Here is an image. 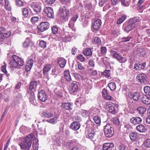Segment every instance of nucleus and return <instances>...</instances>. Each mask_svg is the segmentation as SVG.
I'll return each mask as SVG.
<instances>
[{"label":"nucleus","instance_id":"obj_1","mask_svg":"<svg viewBox=\"0 0 150 150\" xmlns=\"http://www.w3.org/2000/svg\"><path fill=\"white\" fill-rule=\"evenodd\" d=\"M12 60L9 63V67L11 70L13 71L23 66L24 63L23 59L15 55H12Z\"/></svg>","mask_w":150,"mask_h":150},{"label":"nucleus","instance_id":"obj_2","mask_svg":"<svg viewBox=\"0 0 150 150\" xmlns=\"http://www.w3.org/2000/svg\"><path fill=\"white\" fill-rule=\"evenodd\" d=\"M34 137L33 134H30L28 135L19 143V145L22 150H29L31 146L32 140Z\"/></svg>","mask_w":150,"mask_h":150},{"label":"nucleus","instance_id":"obj_3","mask_svg":"<svg viewBox=\"0 0 150 150\" xmlns=\"http://www.w3.org/2000/svg\"><path fill=\"white\" fill-rule=\"evenodd\" d=\"M104 132L106 136L108 137H112L114 134L112 126L109 124H107L104 127Z\"/></svg>","mask_w":150,"mask_h":150},{"label":"nucleus","instance_id":"obj_4","mask_svg":"<svg viewBox=\"0 0 150 150\" xmlns=\"http://www.w3.org/2000/svg\"><path fill=\"white\" fill-rule=\"evenodd\" d=\"M111 55L112 57L117 59L120 63H124L126 59L125 58L122 56V55L118 53V52L112 50H110Z\"/></svg>","mask_w":150,"mask_h":150},{"label":"nucleus","instance_id":"obj_5","mask_svg":"<svg viewBox=\"0 0 150 150\" xmlns=\"http://www.w3.org/2000/svg\"><path fill=\"white\" fill-rule=\"evenodd\" d=\"M59 12L60 16L64 19H67L70 15V13L68 9L64 6L61 7L60 8Z\"/></svg>","mask_w":150,"mask_h":150},{"label":"nucleus","instance_id":"obj_6","mask_svg":"<svg viewBox=\"0 0 150 150\" xmlns=\"http://www.w3.org/2000/svg\"><path fill=\"white\" fill-rule=\"evenodd\" d=\"M50 27V24L47 22H41L37 26L38 30L41 32H43L47 30Z\"/></svg>","mask_w":150,"mask_h":150},{"label":"nucleus","instance_id":"obj_7","mask_svg":"<svg viewBox=\"0 0 150 150\" xmlns=\"http://www.w3.org/2000/svg\"><path fill=\"white\" fill-rule=\"evenodd\" d=\"M38 97L40 101L43 102H45L47 98V95L43 90H41L38 92Z\"/></svg>","mask_w":150,"mask_h":150},{"label":"nucleus","instance_id":"obj_8","mask_svg":"<svg viewBox=\"0 0 150 150\" xmlns=\"http://www.w3.org/2000/svg\"><path fill=\"white\" fill-rule=\"evenodd\" d=\"M69 85L70 88L71 93L73 95H76L78 91V86L76 83H70Z\"/></svg>","mask_w":150,"mask_h":150},{"label":"nucleus","instance_id":"obj_9","mask_svg":"<svg viewBox=\"0 0 150 150\" xmlns=\"http://www.w3.org/2000/svg\"><path fill=\"white\" fill-rule=\"evenodd\" d=\"M43 12L49 18H54V16L53 11L51 7H45L44 10Z\"/></svg>","mask_w":150,"mask_h":150},{"label":"nucleus","instance_id":"obj_10","mask_svg":"<svg viewBox=\"0 0 150 150\" xmlns=\"http://www.w3.org/2000/svg\"><path fill=\"white\" fill-rule=\"evenodd\" d=\"M136 79L139 82L141 83H145L146 82V76L145 74L140 73L138 74L136 78Z\"/></svg>","mask_w":150,"mask_h":150},{"label":"nucleus","instance_id":"obj_11","mask_svg":"<svg viewBox=\"0 0 150 150\" xmlns=\"http://www.w3.org/2000/svg\"><path fill=\"white\" fill-rule=\"evenodd\" d=\"M134 27V24L131 22L129 21L128 22L127 25L125 24L124 25V29L125 32L128 33L129 31L133 29Z\"/></svg>","mask_w":150,"mask_h":150},{"label":"nucleus","instance_id":"obj_12","mask_svg":"<svg viewBox=\"0 0 150 150\" xmlns=\"http://www.w3.org/2000/svg\"><path fill=\"white\" fill-rule=\"evenodd\" d=\"M73 103L70 102L63 103H62L61 107L65 110H71L72 109Z\"/></svg>","mask_w":150,"mask_h":150},{"label":"nucleus","instance_id":"obj_13","mask_svg":"<svg viewBox=\"0 0 150 150\" xmlns=\"http://www.w3.org/2000/svg\"><path fill=\"white\" fill-rule=\"evenodd\" d=\"M101 21L100 19L96 20L92 24V28L93 30L97 31L98 30L101 25Z\"/></svg>","mask_w":150,"mask_h":150},{"label":"nucleus","instance_id":"obj_14","mask_svg":"<svg viewBox=\"0 0 150 150\" xmlns=\"http://www.w3.org/2000/svg\"><path fill=\"white\" fill-rule=\"evenodd\" d=\"M142 121V119L139 117H133L130 120V122L134 125L139 124Z\"/></svg>","mask_w":150,"mask_h":150},{"label":"nucleus","instance_id":"obj_15","mask_svg":"<svg viewBox=\"0 0 150 150\" xmlns=\"http://www.w3.org/2000/svg\"><path fill=\"white\" fill-rule=\"evenodd\" d=\"M44 125H42L38 127L39 130L42 132V134H46V130L47 131H48L50 129V127L49 126Z\"/></svg>","mask_w":150,"mask_h":150},{"label":"nucleus","instance_id":"obj_16","mask_svg":"<svg viewBox=\"0 0 150 150\" xmlns=\"http://www.w3.org/2000/svg\"><path fill=\"white\" fill-rule=\"evenodd\" d=\"M29 100L30 102L33 105H36L37 103L35 99L34 93L33 92H32L30 93Z\"/></svg>","mask_w":150,"mask_h":150},{"label":"nucleus","instance_id":"obj_17","mask_svg":"<svg viewBox=\"0 0 150 150\" xmlns=\"http://www.w3.org/2000/svg\"><path fill=\"white\" fill-rule=\"evenodd\" d=\"M33 64V60L32 59H28L27 61L25 67V70L27 71H29L31 69Z\"/></svg>","mask_w":150,"mask_h":150},{"label":"nucleus","instance_id":"obj_18","mask_svg":"<svg viewBox=\"0 0 150 150\" xmlns=\"http://www.w3.org/2000/svg\"><path fill=\"white\" fill-rule=\"evenodd\" d=\"M114 146V144L113 143H106L103 144V150H108L113 148Z\"/></svg>","mask_w":150,"mask_h":150},{"label":"nucleus","instance_id":"obj_19","mask_svg":"<svg viewBox=\"0 0 150 150\" xmlns=\"http://www.w3.org/2000/svg\"><path fill=\"white\" fill-rule=\"evenodd\" d=\"M80 127L79 123L74 122L71 123L70 125V128L73 130L76 131L78 130Z\"/></svg>","mask_w":150,"mask_h":150},{"label":"nucleus","instance_id":"obj_20","mask_svg":"<svg viewBox=\"0 0 150 150\" xmlns=\"http://www.w3.org/2000/svg\"><path fill=\"white\" fill-rule=\"evenodd\" d=\"M129 137L130 139L133 142L136 141L138 138L137 133L132 132L129 134Z\"/></svg>","mask_w":150,"mask_h":150},{"label":"nucleus","instance_id":"obj_21","mask_svg":"<svg viewBox=\"0 0 150 150\" xmlns=\"http://www.w3.org/2000/svg\"><path fill=\"white\" fill-rule=\"evenodd\" d=\"M108 111L112 113L113 114H115V106L113 103L110 102L108 105Z\"/></svg>","mask_w":150,"mask_h":150},{"label":"nucleus","instance_id":"obj_22","mask_svg":"<svg viewBox=\"0 0 150 150\" xmlns=\"http://www.w3.org/2000/svg\"><path fill=\"white\" fill-rule=\"evenodd\" d=\"M146 63L135 64L134 65V69L136 70H140L144 69L146 66Z\"/></svg>","mask_w":150,"mask_h":150},{"label":"nucleus","instance_id":"obj_23","mask_svg":"<svg viewBox=\"0 0 150 150\" xmlns=\"http://www.w3.org/2000/svg\"><path fill=\"white\" fill-rule=\"evenodd\" d=\"M57 63L60 67L63 68L64 67L66 64V61L64 58L59 57L58 58Z\"/></svg>","mask_w":150,"mask_h":150},{"label":"nucleus","instance_id":"obj_24","mask_svg":"<svg viewBox=\"0 0 150 150\" xmlns=\"http://www.w3.org/2000/svg\"><path fill=\"white\" fill-rule=\"evenodd\" d=\"M51 66L50 64H47L44 66L43 69V74L44 75H48V72L50 70Z\"/></svg>","mask_w":150,"mask_h":150},{"label":"nucleus","instance_id":"obj_25","mask_svg":"<svg viewBox=\"0 0 150 150\" xmlns=\"http://www.w3.org/2000/svg\"><path fill=\"white\" fill-rule=\"evenodd\" d=\"M141 100L144 104L147 105L150 104V98L146 95L143 96L141 98Z\"/></svg>","mask_w":150,"mask_h":150},{"label":"nucleus","instance_id":"obj_26","mask_svg":"<svg viewBox=\"0 0 150 150\" xmlns=\"http://www.w3.org/2000/svg\"><path fill=\"white\" fill-rule=\"evenodd\" d=\"M102 96L105 99L110 100L111 97L108 94L107 91L105 88L103 89L102 91Z\"/></svg>","mask_w":150,"mask_h":150},{"label":"nucleus","instance_id":"obj_27","mask_svg":"<svg viewBox=\"0 0 150 150\" xmlns=\"http://www.w3.org/2000/svg\"><path fill=\"white\" fill-rule=\"evenodd\" d=\"M38 84L37 81H33L31 82L30 83L29 89L30 91L34 90L36 88Z\"/></svg>","mask_w":150,"mask_h":150},{"label":"nucleus","instance_id":"obj_28","mask_svg":"<svg viewBox=\"0 0 150 150\" xmlns=\"http://www.w3.org/2000/svg\"><path fill=\"white\" fill-rule=\"evenodd\" d=\"M33 8L34 11L36 13H40L42 10L40 5L38 4H35Z\"/></svg>","mask_w":150,"mask_h":150},{"label":"nucleus","instance_id":"obj_29","mask_svg":"<svg viewBox=\"0 0 150 150\" xmlns=\"http://www.w3.org/2000/svg\"><path fill=\"white\" fill-rule=\"evenodd\" d=\"M83 54L85 56L90 57L91 56L92 54L91 50L89 48L85 49L83 51Z\"/></svg>","mask_w":150,"mask_h":150},{"label":"nucleus","instance_id":"obj_30","mask_svg":"<svg viewBox=\"0 0 150 150\" xmlns=\"http://www.w3.org/2000/svg\"><path fill=\"white\" fill-rule=\"evenodd\" d=\"M64 76L65 79L69 81L71 80L70 72L68 70H65L64 72Z\"/></svg>","mask_w":150,"mask_h":150},{"label":"nucleus","instance_id":"obj_31","mask_svg":"<svg viewBox=\"0 0 150 150\" xmlns=\"http://www.w3.org/2000/svg\"><path fill=\"white\" fill-rule=\"evenodd\" d=\"M86 137L91 140L94 141L95 140V133L94 132H88L86 135Z\"/></svg>","mask_w":150,"mask_h":150},{"label":"nucleus","instance_id":"obj_32","mask_svg":"<svg viewBox=\"0 0 150 150\" xmlns=\"http://www.w3.org/2000/svg\"><path fill=\"white\" fill-rule=\"evenodd\" d=\"M136 128L137 130L140 132H145L146 131L145 127L142 125H138L137 127Z\"/></svg>","mask_w":150,"mask_h":150},{"label":"nucleus","instance_id":"obj_33","mask_svg":"<svg viewBox=\"0 0 150 150\" xmlns=\"http://www.w3.org/2000/svg\"><path fill=\"white\" fill-rule=\"evenodd\" d=\"M4 1L5 2L4 7L8 11H11V8L8 0H4Z\"/></svg>","mask_w":150,"mask_h":150},{"label":"nucleus","instance_id":"obj_34","mask_svg":"<svg viewBox=\"0 0 150 150\" xmlns=\"http://www.w3.org/2000/svg\"><path fill=\"white\" fill-rule=\"evenodd\" d=\"M130 0H120L122 5L125 7H128L129 6L130 2Z\"/></svg>","mask_w":150,"mask_h":150},{"label":"nucleus","instance_id":"obj_35","mask_svg":"<svg viewBox=\"0 0 150 150\" xmlns=\"http://www.w3.org/2000/svg\"><path fill=\"white\" fill-rule=\"evenodd\" d=\"M42 115L43 117L49 118L52 116L53 114L48 112L44 111L42 112Z\"/></svg>","mask_w":150,"mask_h":150},{"label":"nucleus","instance_id":"obj_36","mask_svg":"<svg viewBox=\"0 0 150 150\" xmlns=\"http://www.w3.org/2000/svg\"><path fill=\"white\" fill-rule=\"evenodd\" d=\"M93 119L94 121L98 124H100L101 122L100 118L98 115L93 117Z\"/></svg>","mask_w":150,"mask_h":150},{"label":"nucleus","instance_id":"obj_37","mask_svg":"<svg viewBox=\"0 0 150 150\" xmlns=\"http://www.w3.org/2000/svg\"><path fill=\"white\" fill-rule=\"evenodd\" d=\"M133 99L134 100L137 101L139 99L140 97V94L139 93L135 92L133 94Z\"/></svg>","mask_w":150,"mask_h":150},{"label":"nucleus","instance_id":"obj_38","mask_svg":"<svg viewBox=\"0 0 150 150\" xmlns=\"http://www.w3.org/2000/svg\"><path fill=\"white\" fill-rule=\"evenodd\" d=\"M32 45V43L28 39H26L23 43V46L25 47L31 46Z\"/></svg>","mask_w":150,"mask_h":150},{"label":"nucleus","instance_id":"obj_39","mask_svg":"<svg viewBox=\"0 0 150 150\" xmlns=\"http://www.w3.org/2000/svg\"><path fill=\"white\" fill-rule=\"evenodd\" d=\"M108 87L111 91L115 90L116 88L115 84L113 82H110L108 84Z\"/></svg>","mask_w":150,"mask_h":150},{"label":"nucleus","instance_id":"obj_40","mask_svg":"<svg viewBox=\"0 0 150 150\" xmlns=\"http://www.w3.org/2000/svg\"><path fill=\"white\" fill-rule=\"evenodd\" d=\"M146 53L145 51L143 49H139L138 50V52L139 56L141 57L144 56L145 55Z\"/></svg>","mask_w":150,"mask_h":150},{"label":"nucleus","instance_id":"obj_41","mask_svg":"<svg viewBox=\"0 0 150 150\" xmlns=\"http://www.w3.org/2000/svg\"><path fill=\"white\" fill-rule=\"evenodd\" d=\"M129 21H131V22L132 23L134 24L135 23L139 22L140 21V19H139V17H136L133 18H130Z\"/></svg>","mask_w":150,"mask_h":150},{"label":"nucleus","instance_id":"obj_42","mask_svg":"<svg viewBox=\"0 0 150 150\" xmlns=\"http://www.w3.org/2000/svg\"><path fill=\"white\" fill-rule=\"evenodd\" d=\"M126 16L125 15H123L117 21V24H119L122 23L126 19Z\"/></svg>","mask_w":150,"mask_h":150},{"label":"nucleus","instance_id":"obj_43","mask_svg":"<svg viewBox=\"0 0 150 150\" xmlns=\"http://www.w3.org/2000/svg\"><path fill=\"white\" fill-rule=\"evenodd\" d=\"M57 117H55L52 119L47 120L46 121L48 122L54 124L57 122Z\"/></svg>","mask_w":150,"mask_h":150},{"label":"nucleus","instance_id":"obj_44","mask_svg":"<svg viewBox=\"0 0 150 150\" xmlns=\"http://www.w3.org/2000/svg\"><path fill=\"white\" fill-rule=\"evenodd\" d=\"M144 91L145 93L147 95L150 96V87L146 86H145L144 88Z\"/></svg>","mask_w":150,"mask_h":150},{"label":"nucleus","instance_id":"obj_45","mask_svg":"<svg viewBox=\"0 0 150 150\" xmlns=\"http://www.w3.org/2000/svg\"><path fill=\"white\" fill-rule=\"evenodd\" d=\"M137 110L139 113L141 114H144L146 110V109L143 107H140L138 108Z\"/></svg>","mask_w":150,"mask_h":150},{"label":"nucleus","instance_id":"obj_46","mask_svg":"<svg viewBox=\"0 0 150 150\" xmlns=\"http://www.w3.org/2000/svg\"><path fill=\"white\" fill-rule=\"evenodd\" d=\"M22 14L24 16L27 17L28 14V9L25 8H23L22 10Z\"/></svg>","mask_w":150,"mask_h":150},{"label":"nucleus","instance_id":"obj_47","mask_svg":"<svg viewBox=\"0 0 150 150\" xmlns=\"http://www.w3.org/2000/svg\"><path fill=\"white\" fill-rule=\"evenodd\" d=\"M100 50L101 55H105L107 51L106 47H105L102 46L100 47Z\"/></svg>","mask_w":150,"mask_h":150},{"label":"nucleus","instance_id":"obj_48","mask_svg":"<svg viewBox=\"0 0 150 150\" xmlns=\"http://www.w3.org/2000/svg\"><path fill=\"white\" fill-rule=\"evenodd\" d=\"M144 144L146 148H150V139H147L145 141Z\"/></svg>","mask_w":150,"mask_h":150},{"label":"nucleus","instance_id":"obj_49","mask_svg":"<svg viewBox=\"0 0 150 150\" xmlns=\"http://www.w3.org/2000/svg\"><path fill=\"white\" fill-rule=\"evenodd\" d=\"M4 64L5 65H3L1 67V69L3 72H4L5 74H6V76H8L9 75V74H8L7 71L6 70V64H5V62H4Z\"/></svg>","mask_w":150,"mask_h":150},{"label":"nucleus","instance_id":"obj_50","mask_svg":"<svg viewBox=\"0 0 150 150\" xmlns=\"http://www.w3.org/2000/svg\"><path fill=\"white\" fill-rule=\"evenodd\" d=\"M39 46L42 48H45L46 47V43L45 41L42 40L40 42Z\"/></svg>","mask_w":150,"mask_h":150},{"label":"nucleus","instance_id":"obj_51","mask_svg":"<svg viewBox=\"0 0 150 150\" xmlns=\"http://www.w3.org/2000/svg\"><path fill=\"white\" fill-rule=\"evenodd\" d=\"M77 58L81 62H84L86 60L85 58L82 54H79L77 56Z\"/></svg>","mask_w":150,"mask_h":150},{"label":"nucleus","instance_id":"obj_52","mask_svg":"<svg viewBox=\"0 0 150 150\" xmlns=\"http://www.w3.org/2000/svg\"><path fill=\"white\" fill-rule=\"evenodd\" d=\"M111 71L110 70H106L105 71L103 72L102 74L103 75H104L108 77H109L110 76V72Z\"/></svg>","mask_w":150,"mask_h":150},{"label":"nucleus","instance_id":"obj_53","mask_svg":"<svg viewBox=\"0 0 150 150\" xmlns=\"http://www.w3.org/2000/svg\"><path fill=\"white\" fill-rule=\"evenodd\" d=\"M112 122L114 124L117 125H119L120 123L119 119L117 117H113L112 118Z\"/></svg>","mask_w":150,"mask_h":150},{"label":"nucleus","instance_id":"obj_54","mask_svg":"<svg viewBox=\"0 0 150 150\" xmlns=\"http://www.w3.org/2000/svg\"><path fill=\"white\" fill-rule=\"evenodd\" d=\"M94 41L98 45H102L101 42L100 38L98 37H95L94 38Z\"/></svg>","mask_w":150,"mask_h":150},{"label":"nucleus","instance_id":"obj_55","mask_svg":"<svg viewBox=\"0 0 150 150\" xmlns=\"http://www.w3.org/2000/svg\"><path fill=\"white\" fill-rule=\"evenodd\" d=\"M73 120L74 122H76L79 123L81 120L80 117L79 115L75 116L74 117Z\"/></svg>","mask_w":150,"mask_h":150},{"label":"nucleus","instance_id":"obj_56","mask_svg":"<svg viewBox=\"0 0 150 150\" xmlns=\"http://www.w3.org/2000/svg\"><path fill=\"white\" fill-rule=\"evenodd\" d=\"M17 6L18 7L23 6L24 5L23 2L21 0H16Z\"/></svg>","mask_w":150,"mask_h":150},{"label":"nucleus","instance_id":"obj_57","mask_svg":"<svg viewBox=\"0 0 150 150\" xmlns=\"http://www.w3.org/2000/svg\"><path fill=\"white\" fill-rule=\"evenodd\" d=\"M74 23H75L74 22L70 20L68 24V25L70 28H71V29L75 31V30L74 28Z\"/></svg>","mask_w":150,"mask_h":150},{"label":"nucleus","instance_id":"obj_58","mask_svg":"<svg viewBox=\"0 0 150 150\" xmlns=\"http://www.w3.org/2000/svg\"><path fill=\"white\" fill-rule=\"evenodd\" d=\"M127 147L124 144H121L117 147L118 150H126Z\"/></svg>","mask_w":150,"mask_h":150},{"label":"nucleus","instance_id":"obj_59","mask_svg":"<svg viewBox=\"0 0 150 150\" xmlns=\"http://www.w3.org/2000/svg\"><path fill=\"white\" fill-rule=\"evenodd\" d=\"M132 38V37L130 36L124 37L121 38V41L123 42H126L129 41Z\"/></svg>","mask_w":150,"mask_h":150},{"label":"nucleus","instance_id":"obj_60","mask_svg":"<svg viewBox=\"0 0 150 150\" xmlns=\"http://www.w3.org/2000/svg\"><path fill=\"white\" fill-rule=\"evenodd\" d=\"M38 20L39 18L37 16H34L31 18L30 21L32 23H34L35 22H37L38 21Z\"/></svg>","mask_w":150,"mask_h":150},{"label":"nucleus","instance_id":"obj_61","mask_svg":"<svg viewBox=\"0 0 150 150\" xmlns=\"http://www.w3.org/2000/svg\"><path fill=\"white\" fill-rule=\"evenodd\" d=\"M52 33L54 34H57L58 31V28L57 26H54L52 29Z\"/></svg>","mask_w":150,"mask_h":150},{"label":"nucleus","instance_id":"obj_62","mask_svg":"<svg viewBox=\"0 0 150 150\" xmlns=\"http://www.w3.org/2000/svg\"><path fill=\"white\" fill-rule=\"evenodd\" d=\"M10 34L11 33L9 32H4L3 34H1V35L3 38H7L10 35Z\"/></svg>","mask_w":150,"mask_h":150},{"label":"nucleus","instance_id":"obj_63","mask_svg":"<svg viewBox=\"0 0 150 150\" xmlns=\"http://www.w3.org/2000/svg\"><path fill=\"white\" fill-rule=\"evenodd\" d=\"M78 16H79L77 14L74 15L71 18L70 20L75 23L78 18Z\"/></svg>","mask_w":150,"mask_h":150},{"label":"nucleus","instance_id":"obj_64","mask_svg":"<svg viewBox=\"0 0 150 150\" xmlns=\"http://www.w3.org/2000/svg\"><path fill=\"white\" fill-rule=\"evenodd\" d=\"M81 115L83 117H86L88 115V111L85 110H82L81 112Z\"/></svg>","mask_w":150,"mask_h":150}]
</instances>
